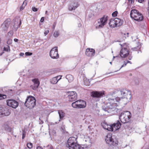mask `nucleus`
<instances>
[{
	"instance_id": "obj_14",
	"label": "nucleus",
	"mask_w": 149,
	"mask_h": 149,
	"mask_svg": "<svg viewBox=\"0 0 149 149\" xmlns=\"http://www.w3.org/2000/svg\"><path fill=\"white\" fill-rule=\"evenodd\" d=\"M10 24V19H7L4 21L1 26V30L4 31H7Z\"/></svg>"
},
{
	"instance_id": "obj_38",
	"label": "nucleus",
	"mask_w": 149,
	"mask_h": 149,
	"mask_svg": "<svg viewBox=\"0 0 149 149\" xmlns=\"http://www.w3.org/2000/svg\"><path fill=\"white\" fill-rule=\"evenodd\" d=\"M25 54L26 56H31L32 54V53L30 52H26L25 53Z\"/></svg>"
},
{
	"instance_id": "obj_5",
	"label": "nucleus",
	"mask_w": 149,
	"mask_h": 149,
	"mask_svg": "<svg viewBox=\"0 0 149 149\" xmlns=\"http://www.w3.org/2000/svg\"><path fill=\"white\" fill-rule=\"evenodd\" d=\"M131 118V113L130 112L125 111L121 113L119 119L121 122L124 123L128 122Z\"/></svg>"
},
{
	"instance_id": "obj_2",
	"label": "nucleus",
	"mask_w": 149,
	"mask_h": 149,
	"mask_svg": "<svg viewBox=\"0 0 149 149\" xmlns=\"http://www.w3.org/2000/svg\"><path fill=\"white\" fill-rule=\"evenodd\" d=\"M77 137H71L68 140V147L69 149H80V145L78 144Z\"/></svg>"
},
{
	"instance_id": "obj_36",
	"label": "nucleus",
	"mask_w": 149,
	"mask_h": 149,
	"mask_svg": "<svg viewBox=\"0 0 149 149\" xmlns=\"http://www.w3.org/2000/svg\"><path fill=\"white\" fill-rule=\"evenodd\" d=\"M118 12L117 11H115L114 12H113L112 13V16L113 17H116L117 16V14H118Z\"/></svg>"
},
{
	"instance_id": "obj_37",
	"label": "nucleus",
	"mask_w": 149,
	"mask_h": 149,
	"mask_svg": "<svg viewBox=\"0 0 149 149\" xmlns=\"http://www.w3.org/2000/svg\"><path fill=\"white\" fill-rule=\"evenodd\" d=\"M12 40L11 39H8L7 42V43L8 45H10L12 44Z\"/></svg>"
},
{
	"instance_id": "obj_11",
	"label": "nucleus",
	"mask_w": 149,
	"mask_h": 149,
	"mask_svg": "<svg viewBox=\"0 0 149 149\" xmlns=\"http://www.w3.org/2000/svg\"><path fill=\"white\" fill-rule=\"evenodd\" d=\"M125 89H116L113 92L114 94H116L120 98V100L123 99V96L124 95L125 93Z\"/></svg>"
},
{
	"instance_id": "obj_23",
	"label": "nucleus",
	"mask_w": 149,
	"mask_h": 149,
	"mask_svg": "<svg viewBox=\"0 0 149 149\" xmlns=\"http://www.w3.org/2000/svg\"><path fill=\"white\" fill-rule=\"evenodd\" d=\"M115 22L116 27H119L122 25L123 23V21L118 18L114 19Z\"/></svg>"
},
{
	"instance_id": "obj_40",
	"label": "nucleus",
	"mask_w": 149,
	"mask_h": 149,
	"mask_svg": "<svg viewBox=\"0 0 149 149\" xmlns=\"http://www.w3.org/2000/svg\"><path fill=\"white\" fill-rule=\"evenodd\" d=\"M13 31H11L8 32V34L9 35V34H10V36H12L13 34Z\"/></svg>"
},
{
	"instance_id": "obj_52",
	"label": "nucleus",
	"mask_w": 149,
	"mask_h": 149,
	"mask_svg": "<svg viewBox=\"0 0 149 149\" xmlns=\"http://www.w3.org/2000/svg\"><path fill=\"white\" fill-rule=\"evenodd\" d=\"M144 1V0H138V2L140 3H142Z\"/></svg>"
},
{
	"instance_id": "obj_18",
	"label": "nucleus",
	"mask_w": 149,
	"mask_h": 149,
	"mask_svg": "<svg viewBox=\"0 0 149 149\" xmlns=\"http://www.w3.org/2000/svg\"><path fill=\"white\" fill-rule=\"evenodd\" d=\"M77 102V104L79 109L84 108H85L86 105V102L82 100H80L76 101Z\"/></svg>"
},
{
	"instance_id": "obj_19",
	"label": "nucleus",
	"mask_w": 149,
	"mask_h": 149,
	"mask_svg": "<svg viewBox=\"0 0 149 149\" xmlns=\"http://www.w3.org/2000/svg\"><path fill=\"white\" fill-rule=\"evenodd\" d=\"M121 125V124L120 122L118 120L117 121L116 123H114L112 125L113 130H116L119 129Z\"/></svg>"
},
{
	"instance_id": "obj_16",
	"label": "nucleus",
	"mask_w": 149,
	"mask_h": 149,
	"mask_svg": "<svg viewBox=\"0 0 149 149\" xmlns=\"http://www.w3.org/2000/svg\"><path fill=\"white\" fill-rule=\"evenodd\" d=\"M32 81L33 83V85L31 86V87L33 90H36L38 87L40 85V81L37 78H35L32 80Z\"/></svg>"
},
{
	"instance_id": "obj_44",
	"label": "nucleus",
	"mask_w": 149,
	"mask_h": 149,
	"mask_svg": "<svg viewBox=\"0 0 149 149\" xmlns=\"http://www.w3.org/2000/svg\"><path fill=\"white\" fill-rule=\"evenodd\" d=\"M49 33V30H48L46 31L45 32H44V34L45 35V36H46Z\"/></svg>"
},
{
	"instance_id": "obj_59",
	"label": "nucleus",
	"mask_w": 149,
	"mask_h": 149,
	"mask_svg": "<svg viewBox=\"0 0 149 149\" xmlns=\"http://www.w3.org/2000/svg\"><path fill=\"white\" fill-rule=\"evenodd\" d=\"M148 149H149V148Z\"/></svg>"
},
{
	"instance_id": "obj_8",
	"label": "nucleus",
	"mask_w": 149,
	"mask_h": 149,
	"mask_svg": "<svg viewBox=\"0 0 149 149\" xmlns=\"http://www.w3.org/2000/svg\"><path fill=\"white\" fill-rule=\"evenodd\" d=\"M68 98L70 102H72L76 100L77 95L75 91H69L68 92Z\"/></svg>"
},
{
	"instance_id": "obj_25",
	"label": "nucleus",
	"mask_w": 149,
	"mask_h": 149,
	"mask_svg": "<svg viewBox=\"0 0 149 149\" xmlns=\"http://www.w3.org/2000/svg\"><path fill=\"white\" fill-rule=\"evenodd\" d=\"M58 76L53 77L51 80V82L52 84H56L58 81L61 79L60 78L59 79H58Z\"/></svg>"
},
{
	"instance_id": "obj_53",
	"label": "nucleus",
	"mask_w": 149,
	"mask_h": 149,
	"mask_svg": "<svg viewBox=\"0 0 149 149\" xmlns=\"http://www.w3.org/2000/svg\"><path fill=\"white\" fill-rule=\"evenodd\" d=\"M24 55V53H20V55L21 56H23Z\"/></svg>"
},
{
	"instance_id": "obj_29",
	"label": "nucleus",
	"mask_w": 149,
	"mask_h": 149,
	"mask_svg": "<svg viewBox=\"0 0 149 149\" xmlns=\"http://www.w3.org/2000/svg\"><path fill=\"white\" fill-rule=\"evenodd\" d=\"M59 35V31H56L53 34V36L55 38L57 37Z\"/></svg>"
},
{
	"instance_id": "obj_17",
	"label": "nucleus",
	"mask_w": 149,
	"mask_h": 149,
	"mask_svg": "<svg viewBox=\"0 0 149 149\" xmlns=\"http://www.w3.org/2000/svg\"><path fill=\"white\" fill-rule=\"evenodd\" d=\"M95 54V50L93 49L88 48L86 49L85 54L88 56H92L94 55Z\"/></svg>"
},
{
	"instance_id": "obj_42",
	"label": "nucleus",
	"mask_w": 149,
	"mask_h": 149,
	"mask_svg": "<svg viewBox=\"0 0 149 149\" xmlns=\"http://www.w3.org/2000/svg\"><path fill=\"white\" fill-rule=\"evenodd\" d=\"M32 10L34 12H36L38 11V8H36L35 7H33L32 8Z\"/></svg>"
},
{
	"instance_id": "obj_46",
	"label": "nucleus",
	"mask_w": 149,
	"mask_h": 149,
	"mask_svg": "<svg viewBox=\"0 0 149 149\" xmlns=\"http://www.w3.org/2000/svg\"><path fill=\"white\" fill-rule=\"evenodd\" d=\"M44 20V17H42L40 20V21L41 22H43Z\"/></svg>"
},
{
	"instance_id": "obj_22",
	"label": "nucleus",
	"mask_w": 149,
	"mask_h": 149,
	"mask_svg": "<svg viewBox=\"0 0 149 149\" xmlns=\"http://www.w3.org/2000/svg\"><path fill=\"white\" fill-rule=\"evenodd\" d=\"M79 5V4L78 2L74 3V5H70L68 7V9L70 11L75 10Z\"/></svg>"
},
{
	"instance_id": "obj_49",
	"label": "nucleus",
	"mask_w": 149,
	"mask_h": 149,
	"mask_svg": "<svg viewBox=\"0 0 149 149\" xmlns=\"http://www.w3.org/2000/svg\"><path fill=\"white\" fill-rule=\"evenodd\" d=\"M127 64V63H126V61H124V62L121 68H122L123 67L125 66Z\"/></svg>"
},
{
	"instance_id": "obj_54",
	"label": "nucleus",
	"mask_w": 149,
	"mask_h": 149,
	"mask_svg": "<svg viewBox=\"0 0 149 149\" xmlns=\"http://www.w3.org/2000/svg\"><path fill=\"white\" fill-rule=\"evenodd\" d=\"M126 63H127H127H131V62H130V61H126Z\"/></svg>"
},
{
	"instance_id": "obj_13",
	"label": "nucleus",
	"mask_w": 149,
	"mask_h": 149,
	"mask_svg": "<svg viewBox=\"0 0 149 149\" xmlns=\"http://www.w3.org/2000/svg\"><path fill=\"white\" fill-rule=\"evenodd\" d=\"M104 95V91H93L91 93V96L95 98H100L103 97Z\"/></svg>"
},
{
	"instance_id": "obj_12",
	"label": "nucleus",
	"mask_w": 149,
	"mask_h": 149,
	"mask_svg": "<svg viewBox=\"0 0 149 149\" xmlns=\"http://www.w3.org/2000/svg\"><path fill=\"white\" fill-rule=\"evenodd\" d=\"M7 105L14 108H16L18 106V102L16 100L13 99L7 100L6 101Z\"/></svg>"
},
{
	"instance_id": "obj_48",
	"label": "nucleus",
	"mask_w": 149,
	"mask_h": 149,
	"mask_svg": "<svg viewBox=\"0 0 149 149\" xmlns=\"http://www.w3.org/2000/svg\"><path fill=\"white\" fill-rule=\"evenodd\" d=\"M56 22H54L53 24V29H54L55 26H56Z\"/></svg>"
},
{
	"instance_id": "obj_24",
	"label": "nucleus",
	"mask_w": 149,
	"mask_h": 149,
	"mask_svg": "<svg viewBox=\"0 0 149 149\" xmlns=\"http://www.w3.org/2000/svg\"><path fill=\"white\" fill-rule=\"evenodd\" d=\"M109 25L110 26L111 28L116 27L114 19H111L110 20Z\"/></svg>"
},
{
	"instance_id": "obj_31",
	"label": "nucleus",
	"mask_w": 149,
	"mask_h": 149,
	"mask_svg": "<svg viewBox=\"0 0 149 149\" xmlns=\"http://www.w3.org/2000/svg\"><path fill=\"white\" fill-rule=\"evenodd\" d=\"M129 33L128 32L122 33V35L123 36H124L125 38L128 37V35Z\"/></svg>"
},
{
	"instance_id": "obj_1",
	"label": "nucleus",
	"mask_w": 149,
	"mask_h": 149,
	"mask_svg": "<svg viewBox=\"0 0 149 149\" xmlns=\"http://www.w3.org/2000/svg\"><path fill=\"white\" fill-rule=\"evenodd\" d=\"M120 101V98L117 97L115 99H109L103 109L108 113L111 112L116 110L118 106L117 103Z\"/></svg>"
},
{
	"instance_id": "obj_21",
	"label": "nucleus",
	"mask_w": 149,
	"mask_h": 149,
	"mask_svg": "<svg viewBox=\"0 0 149 149\" xmlns=\"http://www.w3.org/2000/svg\"><path fill=\"white\" fill-rule=\"evenodd\" d=\"M125 93L124 94V95L123 96V99L126 98L127 99H130L132 97V95H131V92L130 91L126 90L125 89Z\"/></svg>"
},
{
	"instance_id": "obj_39",
	"label": "nucleus",
	"mask_w": 149,
	"mask_h": 149,
	"mask_svg": "<svg viewBox=\"0 0 149 149\" xmlns=\"http://www.w3.org/2000/svg\"><path fill=\"white\" fill-rule=\"evenodd\" d=\"M139 47H134L132 48V50L133 51H137L139 50Z\"/></svg>"
},
{
	"instance_id": "obj_43",
	"label": "nucleus",
	"mask_w": 149,
	"mask_h": 149,
	"mask_svg": "<svg viewBox=\"0 0 149 149\" xmlns=\"http://www.w3.org/2000/svg\"><path fill=\"white\" fill-rule=\"evenodd\" d=\"M48 149H53V147L51 145H48L47 146Z\"/></svg>"
},
{
	"instance_id": "obj_7",
	"label": "nucleus",
	"mask_w": 149,
	"mask_h": 149,
	"mask_svg": "<svg viewBox=\"0 0 149 149\" xmlns=\"http://www.w3.org/2000/svg\"><path fill=\"white\" fill-rule=\"evenodd\" d=\"M122 49H121L120 55L121 57L125 58L129 54V51L127 49V46L126 43H124L120 45Z\"/></svg>"
},
{
	"instance_id": "obj_10",
	"label": "nucleus",
	"mask_w": 149,
	"mask_h": 149,
	"mask_svg": "<svg viewBox=\"0 0 149 149\" xmlns=\"http://www.w3.org/2000/svg\"><path fill=\"white\" fill-rule=\"evenodd\" d=\"M108 17L107 16L104 15L103 17L101 18L98 20L99 24V28H102L106 24L108 19Z\"/></svg>"
},
{
	"instance_id": "obj_3",
	"label": "nucleus",
	"mask_w": 149,
	"mask_h": 149,
	"mask_svg": "<svg viewBox=\"0 0 149 149\" xmlns=\"http://www.w3.org/2000/svg\"><path fill=\"white\" fill-rule=\"evenodd\" d=\"M130 15L132 19L138 22L142 20L143 19L142 14L136 9H133L131 10Z\"/></svg>"
},
{
	"instance_id": "obj_28",
	"label": "nucleus",
	"mask_w": 149,
	"mask_h": 149,
	"mask_svg": "<svg viewBox=\"0 0 149 149\" xmlns=\"http://www.w3.org/2000/svg\"><path fill=\"white\" fill-rule=\"evenodd\" d=\"M77 104V102H76V101L75 102H73L72 104V106L73 108H74L79 109L78 104Z\"/></svg>"
},
{
	"instance_id": "obj_15",
	"label": "nucleus",
	"mask_w": 149,
	"mask_h": 149,
	"mask_svg": "<svg viewBox=\"0 0 149 149\" xmlns=\"http://www.w3.org/2000/svg\"><path fill=\"white\" fill-rule=\"evenodd\" d=\"M9 109L6 107H0V116H7L10 114Z\"/></svg>"
},
{
	"instance_id": "obj_33",
	"label": "nucleus",
	"mask_w": 149,
	"mask_h": 149,
	"mask_svg": "<svg viewBox=\"0 0 149 149\" xmlns=\"http://www.w3.org/2000/svg\"><path fill=\"white\" fill-rule=\"evenodd\" d=\"M28 148L29 149H31L33 148V144L31 143H28L26 144Z\"/></svg>"
},
{
	"instance_id": "obj_30",
	"label": "nucleus",
	"mask_w": 149,
	"mask_h": 149,
	"mask_svg": "<svg viewBox=\"0 0 149 149\" xmlns=\"http://www.w3.org/2000/svg\"><path fill=\"white\" fill-rule=\"evenodd\" d=\"M4 51L6 52H9L10 51V47L9 45H6L3 48Z\"/></svg>"
},
{
	"instance_id": "obj_20",
	"label": "nucleus",
	"mask_w": 149,
	"mask_h": 149,
	"mask_svg": "<svg viewBox=\"0 0 149 149\" xmlns=\"http://www.w3.org/2000/svg\"><path fill=\"white\" fill-rule=\"evenodd\" d=\"M103 127L105 129L111 131H113L112 125L108 124L107 123H104L102 125Z\"/></svg>"
},
{
	"instance_id": "obj_27",
	"label": "nucleus",
	"mask_w": 149,
	"mask_h": 149,
	"mask_svg": "<svg viewBox=\"0 0 149 149\" xmlns=\"http://www.w3.org/2000/svg\"><path fill=\"white\" fill-rule=\"evenodd\" d=\"M60 118L62 119L65 116V113L62 110H59L58 111Z\"/></svg>"
},
{
	"instance_id": "obj_50",
	"label": "nucleus",
	"mask_w": 149,
	"mask_h": 149,
	"mask_svg": "<svg viewBox=\"0 0 149 149\" xmlns=\"http://www.w3.org/2000/svg\"><path fill=\"white\" fill-rule=\"evenodd\" d=\"M36 149H44L40 146H38L37 147Z\"/></svg>"
},
{
	"instance_id": "obj_58",
	"label": "nucleus",
	"mask_w": 149,
	"mask_h": 149,
	"mask_svg": "<svg viewBox=\"0 0 149 149\" xmlns=\"http://www.w3.org/2000/svg\"><path fill=\"white\" fill-rule=\"evenodd\" d=\"M41 1H43V0H40Z\"/></svg>"
},
{
	"instance_id": "obj_4",
	"label": "nucleus",
	"mask_w": 149,
	"mask_h": 149,
	"mask_svg": "<svg viewBox=\"0 0 149 149\" xmlns=\"http://www.w3.org/2000/svg\"><path fill=\"white\" fill-rule=\"evenodd\" d=\"M36 105V100L33 96H29L27 97L25 103V105L27 108L32 109Z\"/></svg>"
},
{
	"instance_id": "obj_56",
	"label": "nucleus",
	"mask_w": 149,
	"mask_h": 149,
	"mask_svg": "<svg viewBox=\"0 0 149 149\" xmlns=\"http://www.w3.org/2000/svg\"><path fill=\"white\" fill-rule=\"evenodd\" d=\"M24 149H27V148L26 147H25V148Z\"/></svg>"
},
{
	"instance_id": "obj_47",
	"label": "nucleus",
	"mask_w": 149,
	"mask_h": 149,
	"mask_svg": "<svg viewBox=\"0 0 149 149\" xmlns=\"http://www.w3.org/2000/svg\"><path fill=\"white\" fill-rule=\"evenodd\" d=\"M24 6H23V5L22 6L20 7V10H22L24 8Z\"/></svg>"
},
{
	"instance_id": "obj_26",
	"label": "nucleus",
	"mask_w": 149,
	"mask_h": 149,
	"mask_svg": "<svg viewBox=\"0 0 149 149\" xmlns=\"http://www.w3.org/2000/svg\"><path fill=\"white\" fill-rule=\"evenodd\" d=\"M66 77L69 82H71L74 80L73 77L70 74H68L66 76Z\"/></svg>"
},
{
	"instance_id": "obj_41",
	"label": "nucleus",
	"mask_w": 149,
	"mask_h": 149,
	"mask_svg": "<svg viewBox=\"0 0 149 149\" xmlns=\"http://www.w3.org/2000/svg\"><path fill=\"white\" fill-rule=\"evenodd\" d=\"M27 3V1L26 0H25L23 3V6H25Z\"/></svg>"
},
{
	"instance_id": "obj_9",
	"label": "nucleus",
	"mask_w": 149,
	"mask_h": 149,
	"mask_svg": "<svg viewBox=\"0 0 149 149\" xmlns=\"http://www.w3.org/2000/svg\"><path fill=\"white\" fill-rule=\"evenodd\" d=\"M57 47L52 49L50 51L49 54L51 57L54 59H57L59 58Z\"/></svg>"
},
{
	"instance_id": "obj_32",
	"label": "nucleus",
	"mask_w": 149,
	"mask_h": 149,
	"mask_svg": "<svg viewBox=\"0 0 149 149\" xmlns=\"http://www.w3.org/2000/svg\"><path fill=\"white\" fill-rule=\"evenodd\" d=\"M3 127L5 130H6L9 129V126L7 123H4L2 126Z\"/></svg>"
},
{
	"instance_id": "obj_6",
	"label": "nucleus",
	"mask_w": 149,
	"mask_h": 149,
	"mask_svg": "<svg viewBox=\"0 0 149 149\" xmlns=\"http://www.w3.org/2000/svg\"><path fill=\"white\" fill-rule=\"evenodd\" d=\"M107 143L113 146H116L118 144V141L116 139H113L112 138V134L111 133L108 134L105 138Z\"/></svg>"
},
{
	"instance_id": "obj_34",
	"label": "nucleus",
	"mask_w": 149,
	"mask_h": 149,
	"mask_svg": "<svg viewBox=\"0 0 149 149\" xmlns=\"http://www.w3.org/2000/svg\"><path fill=\"white\" fill-rule=\"evenodd\" d=\"M6 96L5 95L0 94V100L6 98Z\"/></svg>"
},
{
	"instance_id": "obj_57",
	"label": "nucleus",
	"mask_w": 149,
	"mask_h": 149,
	"mask_svg": "<svg viewBox=\"0 0 149 149\" xmlns=\"http://www.w3.org/2000/svg\"><path fill=\"white\" fill-rule=\"evenodd\" d=\"M47 11H46V12H45V13L46 14L47 13Z\"/></svg>"
},
{
	"instance_id": "obj_45",
	"label": "nucleus",
	"mask_w": 149,
	"mask_h": 149,
	"mask_svg": "<svg viewBox=\"0 0 149 149\" xmlns=\"http://www.w3.org/2000/svg\"><path fill=\"white\" fill-rule=\"evenodd\" d=\"M129 2L131 4H133L134 3V0H128Z\"/></svg>"
},
{
	"instance_id": "obj_51",
	"label": "nucleus",
	"mask_w": 149,
	"mask_h": 149,
	"mask_svg": "<svg viewBox=\"0 0 149 149\" xmlns=\"http://www.w3.org/2000/svg\"><path fill=\"white\" fill-rule=\"evenodd\" d=\"M14 40L15 42H17L18 41V40L17 39L15 38Z\"/></svg>"
},
{
	"instance_id": "obj_35",
	"label": "nucleus",
	"mask_w": 149,
	"mask_h": 149,
	"mask_svg": "<svg viewBox=\"0 0 149 149\" xmlns=\"http://www.w3.org/2000/svg\"><path fill=\"white\" fill-rule=\"evenodd\" d=\"M26 132L24 130H22V139H23L25 137Z\"/></svg>"
},
{
	"instance_id": "obj_55",
	"label": "nucleus",
	"mask_w": 149,
	"mask_h": 149,
	"mask_svg": "<svg viewBox=\"0 0 149 149\" xmlns=\"http://www.w3.org/2000/svg\"><path fill=\"white\" fill-rule=\"evenodd\" d=\"M131 58H132V57H130H130H129V60H131Z\"/></svg>"
}]
</instances>
